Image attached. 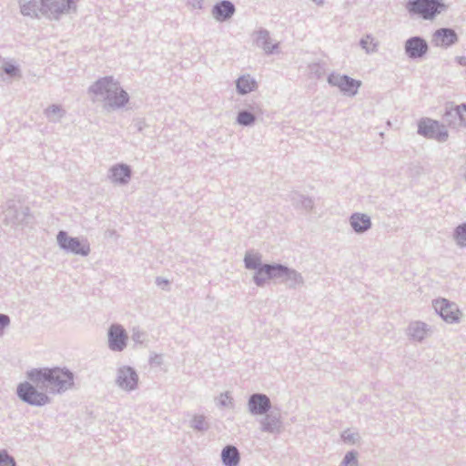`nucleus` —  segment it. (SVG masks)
Listing matches in <instances>:
<instances>
[{
    "instance_id": "obj_1",
    "label": "nucleus",
    "mask_w": 466,
    "mask_h": 466,
    "mask_svg": "<svg viewBox=\"0 0 466 466\" xmlns=\"http://www.w3.org/2000/svg\"><path fill=\"white\" fill-rule=\"evenodd\" d=\"M27 378L40 389L50 388L51 393L66 390L73 386V373L61 368L33 370Z\"/></svg>"
},
{
    "instance_id": "obj_2",
    "label": "nucleus",
    "mask_w": 466,
    "mask_h": 466,
    "mask_svg": "<svg viewBox=\"0 0 466 466\" xmlns=\"http://www.w3.org/2000/svg\"><path fill=\"white\" fill-rule=\"evenodd\" d=\"M95 95H105L110 106H121L128 101L127 92L118 86L111 77H104L96 81L91 87Z\"/></svg>"
},
{
    "instance_id": "obj_3",
    "label": "nucleus",
    "mask_w": 466,
    "mask_h": 466,
    "mask_svg": "<svg viewBox=\"0 0 466 466\" xmlns=\"http://www.w3.org/2000/svg\"><path fill=\"white\" fill-rule=\"evenodd\" d=\"M406 7L410 14L431 20L441 14L445 5L441 0H410Z\"/></svg>"
},
{
    "instance_id": "obj_4",
    "label": "nucleus",
    "mask_w": 466,
    "mask_h": 466,
    "mask_svg": "<svg viewBox=\"0 0 466 466\" xmlns=\"http://www.w3.org/2000/svg\"><path fill=\"white\" fill-rule=\"evenodd\" d=\"M17 394L24 401L32 405H45L49 401L46 393L38 391L34 385L29 382L20 383L17 387Z\"/></svg>"
},
{
    "instance_id": "obj_5",
    "label": "nucleus",
    "mask_w": 466,
    "mask_h": 466,
    "mask_svg": "<svg viewBox=\"0 0 466 466\" xmlns=\"http://www.w3.org/2000/svg\"><path fill=\"white\" fill-rule=\"evenodd\" d=\"M419 133L426 137L434 138L438 141H444L448 133L444 127L438 121L432 119H422L419 123Z\"/></svg>"
},
{
    "instance_id": "obj_6",
    "label": "nucleus",
    "mask_w": 466,
    "mask_h": 466,
    "mask_svg": "<svg viewBox=\"0 0 466 466\" xmlns=\"http://www.w3.org/2000/svg\"><path fill=\"white\" fill-rule=\"evenodd\" d=\"M57 241L61 248L71 252L80 255H86L89 251L88 245L82 243L75 238H69L64 231H60L57 235Z\"/></svg>"
},
{
    "instance_id": "obj_7",
    "label": "nucleus",
    "mask_w": 466,
    "mask_h": 466,
    "mask_svg": "<svg viewBox=\"0 0 466 466\" xmlns=\"http://www.w3.org/2000/svg\"><path fill=\"white\" fill-rule=\"evenodd\" d=\"M329 83L339 87L342 92L354 95L357 93L360 82L339 74H332L329 77Z\"/></svg>"
},
{
    "instance_id": "obj_8",
    "label": "nucleus",
    "mask_w": 466,
    "mask_h": 466,
    "mask_svg": "<svg viewBox=\"0 0 466 466\" xmlns=\"http://www.w3.org/2000/svg\"><path fill=\"white\" fill-rule=\"evenodd\" d=\"M434 308L443 319L448 322H454L460 319L461 313L457 306L445 299L435 300Z\"/></svg>"
},
{
    "instance_id": "obj_9",
    "label": "nucleus",
    "mask_w": 466,
    "mask_h": 466,
    "mask_svg": "<svg viewBox=\"0 0 466 466\" xmlns=\"http://www.w3.org/2000/svg\"><path fill=\"white\" fill-rule=\"evenodd\" d=\"M286 272V268L282 266L265 265L258 268L255 276V281L258 285H261L268 279L276 278Z\"/></svg>"
},
{
    "instance_id": "obj_10",
    "label": "nucleus",
    "mask_w": 466,
    "mask_h": 466,
    "mask_svg": "<svg viewBox=\"0 0 466 466\" xmlns=\"http://www.w3.org/2000/svg\"><path fill=\"white\" fill-rule=\"evenodd\" d=\"M127 336L119 325H112L109 329V345L112 350H121L126 346Z\"/></svg>"
},
{
    "instance_id": "obj_11",
    "label": "nucleus",
    "mask_w": 466,
    "mask_h": 466,
    "mask_svg": "<svg viewBox=\"0 0 466 466\" xmlns=\"http://www.w3.org/2000/svg\"><path fill=\"white\" fill-rule=\"evenodd\" d=\"M405 50L410 57L422 56L428 50L427 43L420 37H412L406 42Z\"/></svg>"
},
{
    "instance_id": "obj_12",
    "label": "nucleus",
    "mask_w": 466,
    "mask_h": 466,
    "mask_svg": "<svg viewBox=\"0 0 466 466\" xmlns=\"http://www.w3.org/2000/svg\"><path fill=\"white\" fill-rule=\"evenodd\" d=\"M72 0H42L44 13L61 14L70 8Z\"/></svg>"
},
{
    "instance_id": "obj_13",
    "label": "nucleus",
    "mask_w": 466,
    "mask_h": 466,
    "mask_svg": "<svg viewBox=\"0 0 466 466\" xmlns=\"http://www.w3.org/2000/svg\"><path fill=\"white\" fill-rule=\"evenodd\" d=\"M249 410L255 414H263L267 412L270 407L269 399L263 394H254L248 402Z\"/></svg>"
},
{
    "instance_id": "obj_14",
    "label": "nucleus",
    "mask_w": 466,
    "mask_h": 466,
    "mask_svg": "<svg viewBox=\"0 0 466 466\" xmlns=\"http://www.w3.org/2000/svg\"><path fill=\"white\" fill-rule=\"evenodd\" d=\"M457 41L456 33L448 28L437 30L433 35V42L436 46H449Z\"/></svg>"
},
{
    "instance_id": "obj_15",
    "label": "nucleus",
    "mask_w": 466,
    "mask_h": 466,
    "mask_svg": "<svg viewBox=\"0 0 466 466\" xmlns=\"http://www.w3.org/2000/svg\"><path fill=\"white\" fill-rule=\"evenodd\" d=\"M137 375L130 368H123L119 370L117 383L124 390L134 389L137 385Z\"/></svg>"
},
{
    "instance_id": "obj_16",
    "label": "nucleus",
    "mask_w": 466,
    "mask_h": 466,
    "mask_svg": "<svg viewBox=\"0 0 466 466\" xmlns=\"http://www.w3.org/2000/svg\"><path fill=\"white\" fill-rule=\"evenodd\" d=\"M234 11V5L230 2L223 1L215 6L213 15L216 19L223 21L230 17Z\"/></svg>"
},
{
    "instance_id": "obj_17",
    "label": "nucleus",
    "mask_w": 466,
    "mask_h": 466,
    "mask_svg": "<svg viewBox=\"0 0 466 466\" xmlns=\"http://www.w3.org/2000/svg\"><path fill=\"white\" fill-rule=\"evenodd\" d=\"M221 457L226 466H237L239 461L238 451L232 446L226 447L222 451Z\"/></svg>"
},
{
    "instance_id": "obj_18",
    "label": "nucleus",
    "mask_w": 466,
    "mask_h": 466,
    "mask_svg": "<svg viewBox=\"0 0 466 466\" xmlns=\"http://www.w3.org/2000/svg\"><path fill=\"white\" fill-rule=\"evenodd\" d=\"M350 223L352 228L358 231H365L370 227V218L363 214H354L350 218Z\"/></svg>"
},
{
    "instance_id": "obj_19",
    "label": "nucleus",
    "mask_w": 466,
    "mask_h": 466,
    "mask_svg": "<svg viewBox=\"0 0 466 466\" xmlns=\"http://www.w3.org/2000/svg\"><path fill=\"white\" fill-rule=\"evenodd\" d=\"M257 87L256 81L248 75L240 76L237 81V88L240 94H247Z\"/></svg>"
},
{
    "instance_id": "obj_20",
    "label": "nucleus",
    "mask_w": 466,
    "mask_h": 466,
    "mask_svg": "<svg viewBox=\"0 0 466 466\" xmlns=\"http://www.w3.org/2000/svg\"><path fill=\"white\" fill-rule=\"evenodd\" d=\"M130 177V170L126 166H118L112 169V178L116 182H126Z\"/></svg>"
},
{
    "instance_id": "obj_21",
    "label": "nucleus",
    "mask_w": 466,
    "mask_h": 466,
    "mask_svg": "<svg viewBox=\"0 0 466 466\" xmlns=\"http://www.w3.org/2000/svg\"><path fill=\"white\" fill-rule=\"evenodd\" d=\"M453 113L458 116L461 124L466 125V105L451 107L449 111H447L446 115L451 116Z\"/></svg>"
},
{
    "instance_id": "obj_22",
    "label": "nucleus",
    "mask_w": 466,
    "mask_h": 466,
    "mask_svg": "<svg viewBox=\"0 0 466 466\" xmlns=\"http://www.w3.org/2000/svg\"><path fill=\"white\" fill-rule=\"evenodd\" d=\"M455 239L461 246H466V224L456 228Z\"/></svg>"
},
{
    "instance_id": "obj_23",
    "label": "nucleus",
    "mask_w": 466,
    "mask_h": 466,
    "mask_svg": "<svg viewBox=\"0 0 466 466\" xmlns=\"http://www.w3.org/2000/svg\"><path fill=\"white\" fill-rule=\"evenodd\" d=\"M255 117L254 116L247 111H242L238 116V122L241 125H250L254 122Z\"/></svg>"
},
{
    "instance_id": "obj_24",
    "label": "nucleus",
    "mask_w": 466,
    "mask_h": 466,
    "mask_svg": "<svg viewBox=\"0 0 466 466\" xmlns=\"http://www.w3.org/2000/svg\"><path fill=\"white\" fill-rule=\"evenodd\" d=\"M259 262V258L257 255L248 254L245 257V265L248 268H256Z\"/></svg>"
},
{
    "instance_id": "obj_25",
    "label": "nucleus",
    "mask_w": 466,
    "mask_h": 466,
    "mask_svg": "<svg viewBox=\"0 0 466 466\" xmlns=\"http://www.w3.org/2000/svg\"><path fill=\"white\" fill-rule=\"evenodd\" d=\"M0 466H15V461L5 452H0Z\"/></svg>"
},
{
    "instance_id": "obj_26",
    "label": "nucleus",
    "mask_w": 466,
    "mask_h": 466,
    "mask_svg": "<svg viewBox=\"0 0 466 466\" xmlns=\"http://www.w3.org/2000/svg\"><path fill=\"white\" fill-rule=\"evenodd\" d=\"M35 5L31 2L25 4L22 6V13L25 15H31L35 14Z\"/></svg>"
},
{
    "instance_id": "obj_27",
    "label": "nucleus",
    "mask_w": 466,
    "mask_h": 466,
    "mask_svg": "<svg viewBox=\"0 0 466 466\" xmlns=\"http://www.w3.org/2000/svg\"><path fill=\"white\" fill-rule=\"evenodd\" d=\"M345 465L346 466H355L356 465V459L352 453H349L346 455Z\"/></svg>"
},
{
    "instance_id": "obj_28",
    "label": "nucleus",
    "mask_w": 466,
    "mask_h": 466,
    "mask_svg": "<svg viewBox=\"0 0 466 466\" xmlns=\"http://www.w3.org/2000/svg\"><path fill=\"white\" fill-rule=\"evenodd\" d=\"M9 324V319L5 315H0V333Z\"/></svg>"
},
{
    "instance_id": "obj_29",
    "label": "nucleus",
    "mask_w": 466,
    "mask_h": 466,
    "mask_svg": "<svg viewBox=\"0 0 466 466\" xmlns=\"http://www.w3.org/2000/svg\"><path fill=\"white\" fill-rule=\"evenodd\" d=\"M5 72L8 75H15L17 68L14 65H6L4 68Z\"/></svg>"
},
{
    "instance_id": "obj_30",
    "label": "nucleus",
    "mask_w": 466,
    "mask_h": 466,
    "mask_svg": "<svg viewBox=\"0 0 466 466\" xmlns=\"http://www.w3.org/2000/svg\"><path fill=\"white\" fill-rule=\"evenodd\" d=\"M459 63L462 66H466V58L465 57H460Z\"/></svg>"
}]
</instances>
